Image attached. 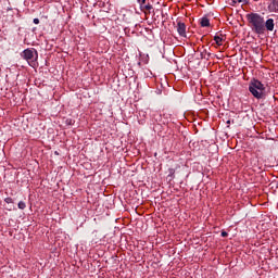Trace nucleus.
I'll return each mask as SVG.
<instances>
[{
	"instance_id": "nucleus-10",
	"label": "nucleus",
	"mask_w": 278,
	"mask_h": 278,
	"mask_svg": "<svg viewBox=\"0 0 278 278\" xmlns=\"http://www.w3.org/2000/svg\"><path fill=\"white\" fill-rule=\"evenodd\" d=\"M141 10H146L147 12H151V10H153V5L151 3L143 4Z\"/></svg>"
},
{
	"instance_id": "nucleus-7",
	"label": "nucleus",
	"mask_w": 278,
	"mask_h": 278,
	"mask_svg": "<svg viewBox=\"0 0 278 278\" xmlns=\"http://www.w3.org/2000/svg\"><path fill=\"white\" fill-rule=\"evenodd\" d=\"M200 25L201 27H210V18H207V16H203L200 18Z\"/></svg>"
},
{
	"instance_id": "nucleus-11",
	"label": "nucleus",
	"mask_w": 278,
	"mask_h": 278,
	"mask_svg": "<svg viewBox=\"0 0 278 278\" xmlns=\"http://www.w3.org/2000/svg\"><path fill=\"white\" fill-rule=\"evenodd\" d=\"M18 210H25V207H27V204H25V202L20 201L17 204Z\"/></svg>"
},
{
	"instance_id": "nucleus-1",
	"label": "nucleus",
	"mask_w": 278,
	"mask_h": 278,
	"mask_svg": "<svg viewBox=\"0 0 278 278\" xmlns=\"http://www.w3.org/2000/svg\"><path fill=\"white\" fill-rule=\"evenodd\" d=\"M245 18L249 23V27H251L254 34H257L258 36H262L265 34L264 16H262L258 13H249L245 15Z\"/></svg>"
},
{
	"instance_id": "nucleus-9",
	"label": "nucleus",
	"mask_w": 278,
	"mask_h": 278,
	"mask_svg": "<svg viewBox=\"0 0 278 278\" xmlns=\"http://www.w3.org/2000/svg\"><path fill=\"white\" fill-rule=\"evenodd\" d=\"M214 40L218 47L223 46V38L220 36H215Z\"/></svg>"
},
{
	"instance_id": "nucleus-14",
	"label": "nucleus",
	"mask_w": 278,
	"mask_h": 278,
	"mask_svg": "<svg viewBox=\"0 0 278 278\" xmlns=\"http://www.w3.org/2000/svg\"><path fill=\"white\" fill-rule=\"evenodd\" d=\"M4 201L10 204V203H14V200H12V198H5Z\"/></svg>"
},
{
	"instance_id": "nucleus-12",
	"label": "nucleus",
	"mask_w": 278,
	"mask_h": 278,
	"mask_svg": "<svg viewBox=\"0 0 278 278\" xmlns=\"http://www.w3.org/2000/svg\"><path fill=\"white\" fill-rule=\"evenodd\" d=\"M168 173H169V177L175 178V168H169Z\"/></svg>"
},
{
	"instance_id": "nucleus-8",
	"label": "nucleus",
	"mask_w": 278,
	"mask_h": 278,
	"mask_svg": "<svg viewBox=\"0 0 278 278\" xmlns=\"http://www.w3.org/2000/svg\"><path fill=\"white\" fill-rule=\"evenodd\" d=\"M212 55V53L207 52V50H203L201 53H200V58L202 60H210V56Z\"/></svg>"
},
{
	"instance_id": "nucleus-2",
	"label": "nucleus",
	"mask_w": 278,
	"mask_h": 278,
	"mask_svg": "<svg viewBox=\"0 0 278 278\" xmlns=\"http://www.w3.org/2000/svg\"><path fill=\"white\" fill-rule=\"evenodd\" d=\"M249 91L255 99H264V92L266 91V87L264 86V84H262V81L253 78L249 83Z\"/></svg>"
},
{
	"instance_id": "nucleus-3",
	"label": "nucleus",
	"mask_w": 278,
	"mask_h": 278,
	"mask_svg": "<svg viewBox=\"0 0 278 278\" xmlns=\"http://www.w3.org/2000/svg\"><path fill=\"white\" fill-rule=\"evenodd\" d=\"M22 58L27 60L28 64H31L38 60V51H36V49H25L22 52Z\"/></svg>"
},
{
	"instance_id": "nucleus-5",
	"label": "nucleus",
	"mask_w": 278,
	"mask_h": 278,
	"mask_svg": "<svg viewBox=\"0 0 278 278\" xmlns=\"http://www.w3.org/2000/svg\"><path fill=\"white\" fill-rule=\"evenodd\" d=\"M264 29L265 31H275V20L268 18L266 22L264 21Z\"/></svg>"
},
{
	"instance_id": "nucleus-16",
	"label": "nucleus",
	"mask_w": 278,
	"mask_h": 278,
	"mask_svg": "<svg viewBox=\"0 0 278 278\" xmlns=\"http://www.w3.org/2000/svg\"><path fill=\"white\" fill-rule=\"evenodd\" d=\"M228 233L226 231L222 232V238H227Z\"/></svg>"
},
{
	"instance_id": "nucleus-4",
	"label": "nucleus",
	"mask_w": 278,
	"mask_h": 278,
	"mask_svg": "<svg viewBox=\"0 0 278 278\" xmlns=\"http://www.w3.org/2000/svg\"><path fill=\"white\" fill-rule=\"evenodd\" d=\"M177 33L179 34V36H181L182 38H186V23L178 21L177 22V26H176Z\"/></svg>"
},
{
	"instance_id": "nucleus-6",
	"label": "nucleus",
	"mask_w": 278,
	"mask_h": 278,
	"mask_svg": "<svg viewBox=\"0 0 278 278\" xmlns=\"http://www.w3.org/2000/svg\"><path fill=\"white\" fill-rule=\"evenodd\" d=\"M269 12H278V0H271L268 5Z\"/></svg>"
},
{
	"instance_id": "nucleus-13",
	"label": "nucleus",
	"mask_w": 278,
	"mask_h": 278,
	"mask_svg": "<svg viewBox=\"0 0 278 278\" xmlns=\"http://www.w3.org/2000/svg\"><path fill=\"white\" fill-rule=\"evenodd\" d=\"M137 2L140 4V8H142L144 3H147V0H137Z\"/></svg>"
},
{
	"instance_id": "nucleus-15",
	"label": "nucleus",
	"mask_w": 278,
	"mask_h": 278,
	"mask_svg": "<svg viewBox=\"0 0 278 278\" xmlns=\"http://www.w3.org/2000/svg\"><path fill=\"white\" fill-rule=\"evenodd\" d=\"M33 23H34L35 25H40V20H39V18H34V20H33Z\"/></svg>"
}]
</instances>
